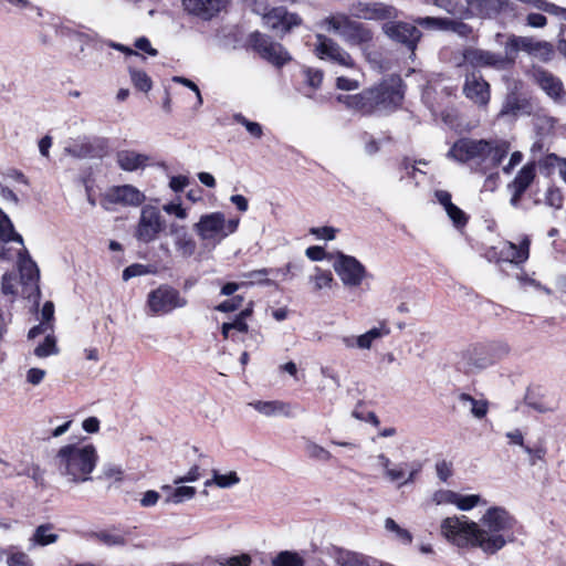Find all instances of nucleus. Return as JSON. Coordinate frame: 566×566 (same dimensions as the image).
Instances as JSON below:
<instances>
[{
	"label": "nucleus",
	"instance_id": "f257e3e1",
	"mask_svg": "<svg viewBox=\"0 0 566 566\" xmlns=\"http://www.w3.org/2000/svg\"><path fill=\"white\" fill-rule=\"evenodd\" d=\"M515 518L501 506H492L485 511L479 522L467 516H450L442 520V536L459 548H480L493 555L513 543Z\"/></svg>",
	"mask_w": 566,
	"mask_h": 566
},
{
	"label": "nucleus",
	"instance_id": "f03ea898",
	"mask_svg": "<svg viewBox=\"0 0 566 566\" xmlns=\"http://www.w3.org/2000/svg\"><path fill=\"white\" fill-rule=\"evenodd\" d=\"M510 148V143L502 139L461 138L452 145L448 157L485 171L497 167L509 154Z\"/></svg>",
	"mask_w": 566,
	"mask_h": 566
},
{
	"label": "nucleus",
	"instance_id": "7ed1b4c3",
	"mask_svg": "<svg viewBox=\"0 0 566 566\" xmlns=\"http://www.w3.org/2000/svg\"><path fill=\"white\" fill-rule=\"evenodd\" d=\"M97 460V451L93 444L71 443L59 449L53 464L67 484H80L92 480L91 474Z\"/></svg>",
	"mask_w": 566,
	"mask_h": 566
},
{
	"label": "nucleus",
	"instance_id": "20e7f679",
	"mask_svg": "<svg viewBox=\"0 0 566 566\" xmlns=\"http://www.w3.org/2000/svg\"><path fill=\"white\" fill-rule=\"evenodd\" d=\"M321 25L326 31L342 36L349 45L359 46L363 51L373 40V32L368 28L346 14L337 13L326 17Z\"/></svg>",
	"mask_w": 566,
	"mask_h": 566
},
{
	"label": "nucleus",
	"instance_id": "39448f33",
	"mask_svg": "<svg viewBox=\"0 0 566 566\" xmlns=\"http://www.w3.org/2000/svg\"><path fill=\"white\" fill-rule=\"evenodd\" d=\"M188 300L169 284H161L151 290L146 300V313L149 316H164L176 310L184 308Z\"/></svg>",
	"mask_w": 566,
	"mask_h": 566
},
{
	"label": "nucleus",
	"instance_id": "423d86ee",
	"mask_svg": "<svg viewBox=\"0 0 566 566\" xmlns=\"http://www.w3.org/2000/svg\"><path fill=\"white\" fill-rule=\"evenodd\" d=\"M239 222V219L226 220L222 212H212L201 216L193 229L201 240L221 242L237 231Z\"/></svg>",
	"mask_w": 566,
	"mask_h": 566
},
{
	"label": "nucleus",
	"instance_id": "0eeeda50",
	"mask_svg": "<svg viewBox=\"0 0 566 566\" xmlns=\"http://www.w3.org/2000/svg\"><path fill=\"white\" fill-rule=\"evenodd\" d=\"M314 52L322 61L329 62L339 67L352 70L356 74H360V71L357 69L352 55L336 41L324 34H316Z\"/></svg>",
	"mask_w": 566,
	"mask_h": 566
},
{
	"label": "nucleus",
	"instance_id": "6e6552de",
	"mask_svg": "<svg viewBox=\"0 0 566 566\" xmlns=\"http://www.w3.org/2000/svg\"><path fill=\"white\" fill-rule=\"evenodd\" d=\"M334 271L346 287H358L367 275L366 268L354 256L338 252L333 263Z\"/></svg>",
	"mask_w": 566,
	"mask_h": 566
},
{
	"label": "nucleus",
	"instance_id": "1a4fd4ad",
	"mask_svg": "<svg viewBox=\"0 0 566 566\" xmlns=\"http://www.w3.org/2000/svg\"><path fill=\"white\" fill-rule=\"evenodd\" d=\"M164 229L165 221L160 211L156 207L148 205L140 210V217L134 235L139 242L149 243L155 241Z\"/></svg>",
	"mask_w": 566,
	"mask_h": 566
},
{
	"label": "nucleus",
	"instance_id": "9d476101",
	"mask_svg": "<svg viewBox=\"0 0 566 566\" xmlns=\"http://www.w3.org/2000/svg\"><path fill=\"white\" fill-rule=\"evenodd\" d=\"M390 334V327L386 321L379 322L377 326L371 327L364 334L358 336L347 335L342 336L340 342L347 349H371L375 342L388 336Z\"/></svg>",
	"mask_w": 566,
	"mask_h": 566
},
{
	"label": "nucleus",
	"instance_id": "9b49d317",
	"mask_svg": "<svg viewBox=\"0 0 566 566\" xmlns=\"http://www.w3.org/2000/svg\"><path fill=\"white\" fill-rule=\"evenodd\" d=\"M369 91H374V101L377 109L395 107L402 99L400 80L396 77L385 80L377 86L370 87Z\"/></svg>",
	"mask_w": 566,
	"mask_h": 566
},
{
	"label": "nucleus",
	"instance_id": "f8f14e48",
	"mask_svg": "<svg viewBox=\"0 0 566 566\" xmlns=\"http://www.w3.org/2000/svg\"><path fill=\"white\" fill-rule=\"evenodd\" d=\"M463 57L467 63L473 67H493L503 70L511 65V57L505 53L504 55L491 51L469 48L463 52Z\"/></svg>",
	"mask_w": 566,
	"mask_h": 566
},
{
	"label": "nucleus",
	"instance_id": "ddd939ff",
	"mask_svg": "<svg viewBox=\"0 0 566 566\" xmlns=\"http://www.w3.org/2000/svg\"><path fill=\"white\" fill-rule=\"evenodd\" d=\"M229 0H181L184 11L203 21H210L226 10Z\"/></svg>",
	"mask_w": 566,
	"mask_h": 566
},
{
	"label": "nucleus",
	"instance_id": "4468645a",
	"mask_svg": "<svg viewBox=\"0 0 566 566\" xmlns=\"http://www.w3.org/2000/svg\"><path fill=\"white\" fill-rule=\"evenodd\" d=\"M253 45L259 54L275 66H282L291 60L287 51L260 33L253 34Z\"/></svg>",
	"mask_w": 566,
	"mask_h": 566
},
{
	"label": "nucleus",
	"instance_id": "2eb2a0df",
	"mask_svg": "<svg viewBox=\"0 0 566 566\" xmlns=\"http://www.w3.org/2000/svg\"><path fill=\"white\" fill-rule=\"evenodd\" d=\"M384 32L392 40L413 50L421 38V32L412 24L406 22H387L382 27Z\"/></svg>",
	"mask_w": 566,
	"mask_h": 566
},
{
	"label": "nucleus",
	"instance_id": "dca6fc26",
	"mask_svg": "<svg viewBox=\"0 0 566 566\" xmlns=\"http://www.w3.org/2000/svg\"><path fill=\"white\" fill-rule=\"evenodd\" d=\"M532 77L551 98L556 102L564 99L566 92L559 77L542 67H534Z\"/></svg>",
	"mask_w": 566,
	"mask_h": 566
},
{
	"label": "nucleus",
	"instance_id": "f3484780",
	"mask_svg": "<svg viewBox=\"0 0 566 566\" xmlns=\"http://www.w3.org/2000/svg\"><path fill=\"white\" fill-rule=\"evenodd\" d=\"M169 235L172 238L177 253L182 258H190L197 250V242L189 233L186 226L171 222L168 227Z\"/></svg>",
	"mask_w": 566,
	"mask_h": 566
},
{
	"label": "nucleus",
	"instance_id": "a211bd4d",
	"mask_svg": "<svg viewBox=\"0 0 566 566\" xmlns=\"http://www.w3.org/2000/svg\"><path fill=\"white\" fill-rule=\"evenodd\" d=\"M337 102L344 104L348 109L360 112L363 114H371L377 111L374 101V91L369 88L354 95L340 94L336 97Z\"/></svg>",
	"mask_w": 566,
	"mask_h": 566
},
{
	"label": "nucleus",
	"instance_id": "6ab92c4d",
	"mask_svg": "<svg viewBox=\"0 0 566 566\" xmlns=\"http://www.w3.org/2000/svg\"><path fill=\"white\" fill-rule=\"evenodd\" d=\"M352 15L366 20H382L391 18L395 9L382 3L357 2L350 8Z\"/></svg>",
	"mask_w": 566,
	"mask_h": 566
},
{
	"label": "nucleus",
	"instance_id": "aec40b11",
	"mask_svg": "<svg viewBox=\"0 0 566 566\" xmlns=\"http://www.w3.org/2000/svg\"><path fill=\"white\" fill-rule=\"evenodd\" d=\"M264 23L273 30L289 32L293 27L301 23L298 15L289 13L284 8H274L263 15Z\"/></svg>",
	"mask_w": 566,
	"mask_h": 566
},
{
	"label": "nucleus",
	"instance_id": "412c9836",
	"mask_svg": "<svg viewBox=\"0 0 566 566\" xmlns=\"http://www.w3.org/2000/svg\"><path fill=\"white\" fill-rule=\"evenodd\" d=\"M107 198L113 203L133 207L142 205L146 199L145 195L132 185L111 188L107 192Z\"/></svg>",
	"mask_w": 566,
	"mask_h": 566
},
{
	"label": "nucleus",
	"instance_id": "4be33fe9",
	"mask_svg": "<svg viewBox=\"0 0 566 566\" xmlns=\"http://www.w3.org/2000/svg\"><path fill=\"white\" fill-rule=\"evenodd\" d=\"M254 410L265 417H285L295 416L296 407L281 400H255L249 403Z\"/></svg>",
	"mask_w": 566,
	"mask_h": 566
},
{
	"label": "nucleus",
	"instance_id": "5701e85b",
	"mask_svg": "<svg viewBox=\"0 0 566 566\" xmlns=\"http://www.w3.org/2000/svg\"><path fill=\"white\" fill-rule=\"evenodd\" d=\"M463 91L468 98L479 105L485 106L490 101L489 83L474 74L467 76Z\"/></svg>",
	"mask_w": 566,
	"mask_h": 566
},
{
	"label": "nucleus",
	"instance_id": "b1692460",
	"mask_svg": "<svg viewBox=\"0 0 566 566\" xmlns=\"http://www.w3.org/2000/svg\"><path fill=\"white\" fill-rule=\"evenodd\" d=\"M528 237H523L518 243L505 242L500 253L504 261L521 264L524 263L530 256Z\"/></svg>",
	"mask_w": 566,
	"mask_h": 566
},
{
	"label": "nucleus",
	"instance_id": "393cba45",
	"mask_svg": "<svg viewBox=\"0 0 566 566\" xmlns=\"http://www.w3.org/2000/svg\"><path fill=\"white\" fill-rule=\"evenodd\" d=\"M538 42L539 41L530 36L510 35L505 43L504 50L507 56L511 57V65L514 63L516 53L518 51H524L532 55L534 53L535 45H537Z\"/></svg>",
	"mask_w": 566,
	"mask_h": 566
},
{
	"label": "nucleus",
	"instance_id": "a878e982",
	"mask_svg": "<svg viewBox=\"0 0 566 566\" xmlns=\"http://www.w3.org/2000/svg\"><path fill=\"white\" fill-rule=\"evenodd\" d=\"M149 157L134 150H120L116 155V163L125 171H135L147 166Z\"/></svg>",
	"mask_w": 566,
	"mask_h": 566
},
{
	"label": "nucleus",
	"instance_id": "bb28decb",
	"mask_svg": "<svg viewBox=\"0 0 566 566\" xmlns=\"http://www.w3.org/2000/svg\"><path fill=\"white\" fill-rule=\"evenodd\" d=\"M469 8L479 17L492 18L500 13L506 0H465Z\"/></svg>",
	"mask_w": 566,
	"mask_h": 566
},
{
	"label": "nucleus",
	"instance_id": "cd10ccee",
	"mask_svg": "<svg viewBox=\"0 0 566 566\" xmlns=\"http://www.w3.org/2000/svg\"><path fill=\"white\" fill-rule=\"evenodd\" d=\"M463 359L465 360L464 370L467 373L486 368L491 364L490 358L483 355V348L478 346L468 349L463 355Z\"/></svg>",
	"mask_w": 566,
	"mask_h": 566
},
{
	"label": "nucleus",
	"instance_id": "c85d7f7f",
	"mask_svg": "<svg viewBox=\"0 0 566 566\" xmlns=\"http://www.w3.org/2000/svg\"><path fill=\"white\" fill-rule=\"evenodd\" d=\"M53 528L54 526L50 523L39 525L29 539L30 548L56 543L59 535L53 532Z\"/></svg>",
	"mask_w": 566,
	"mask_h": 566
},
{
	"label": "nucleus",
	"instance_id": "c756f323",
	"mask_svg": "<svg viewBox=\"0 0 566 566\" xmlns=\"http://www.w3.org/2000/svg\"><path fill=\"white\" fill-rule=\"evenodd\" d=\"M178 486L172 489L170 485H164L161 489L168 492L165 500L166 503L180 504L185 501L191 500L196 495V489L193 486H186L177 484Z\"/></svg>",
	"mask_w": 566,
	"mask_h": 566
},
{
	"label": "nucleus",
	"instance_id": "7c9ffc66",
	"mask_svg": "<svg viewBox=\"0 0 566 566\" xmlns=\"http://www.w3.org/2000/svg\"><path fill=\"white\" fill-rule=\"evenodd\" d=\"M279 272H281V270H273V269H265V268L244 272L241 274V276L243 279H245V281L242 282V285H244V286H250L253 284L275 285V283L269 279V275L273 274V273H279Z\"/></svg>",
	"mask_w": 566,
	"mask_h": 566
},
{
	"label": "nucleus",
	"instance_id": "2f4dec72",
	"mask_svg": "<svg viewBox=\"0 0 566 566\" xmlns=\"http://www.w3.org/2000/svg\"><path fill=\"white\" fill-rule=\"evenodd\" d=\"M211 473L212 478L205 482V486L207 488L216 485L220 489H229L240 483V478L235 471L221 473L220 471L213 469Z\"/></svg>",
	"mask_w": 566,
	"mask_h": 566
},
{
	"label": "nucleus",
	"instance_id": "473e14b6",
	"mask_svg": "<svg viewBox=\"0 0 566 566\" xmlns=\"http://www.w3.org/2000/svg\"><path fill=\"white\" fill-rule=\"evenodd\" d=\"M91 537L109 547L125 546L127 543L125 534L115 530L94 532L91 534Z\"/></svg>",
	"mask_w": 566,
	"mask_h": 566
},
{
	"label": "nucleus",
	"instance_id": "72a5a7b5",
	"mask_svg": "<svg viewBox=\"0 0 566 566\" xmlns=\"http://www.w3.org/2000/svg\"><path fill=\"white\" fill-rule=\"evenodd\" d=\"M17 256L19 259L21 275L27 277L29 281H36L39 279V269L29 258L24 245L17 250Z\"/></svg>",
	"mask_w": 566,
	"mask_h": 566
},
{
	"label": "nucleus",
	"instance_id": "f704fd0d",
	"mask_svg": "<svg viewBox=\"0 0 566 566\" xmlns=\"http://www.w3.org/2000/svg\"><path fill=\"white\" fill-rule=\"evenodd\" d=\"M535 176L536 165L535 163H528L522 167V169L515 176L514 180L509 184V188H520L526 191L531 184L534 181Z\"/></svg>",
	"mask_w": 566,
	"mask_h": 566
},
{
	"label": "nucleus",
	"instance_id": "c9c22d12",
	"mask_svg": "<svg viewBox=\"0 0 566 566\" xmlns=\"http://www.w3.org/2000/svg\"><path fill=\"white\" fill-rule=\"evenodd\" d=\"M459 400L464 407H468L471 415L478 419L484 418L489 411V402L486 400L475 399L469 394H461Z\"/></svg>",
	"mask_w": 566,
	"mask_h": 566
},
{
	"label": "nucleus",
	"instance_id": "e433bc0d",
	"mask_svg": "<svg viewBox=\"0 0 566 566\" xmlns=\"http://www.w3.org/2000/svg\"><path fill=\"white\" fill-rule=\"evenodd\" d=\"M0 240H13L19 248L23 247L22 237L15 232L9 217L0 209Z\"/></svg>",
	"mask_w": 566,
	"mask_h": 566
},
{
	"label": "nucleus",
	"instance_id": "4c0bfd02",
	"mask_svg": "<svg viewBox=\"0 0 566 566\" xmlns=\"http://www.w3.org/2000/svg\"><path fill=\"white\" fill-rule=\"evenodd\" d=\"M308 280L313 284L314 292H318L323 289H329L334 282L332 272L318 266L314 268V273L310 275Z\"/></svg>",
	"mask_w": 566,
	"mask_h": 566
},
{
	"label": "nucleus",
	"instance_id": "58836bf2",
	"mask_svg": "<svg viewBox=\"0 0 566 566\" xmlns=\"http://www.w3.org/2000/svg\"><path fill=\"white\" fill-rule=\"evenodd\" d=\"M57 353L56 338L52 333L46 334L44 340L34 348V355L39 358H45Z\"/></svg>",
	"mask_w": 566,
	"mask_h": 566
},
{
	"label": "nucleus",
	"instance_id": "ea45409f",
	"mask_svg": "<svg viewBox=\"0 0 566 566\" xmlns=\"http://www.w3.org/2000/svg\"><path fill=\"white\" fill-rule=\"evenodd\" d=\"M129 76L133 85L142 91V92H149L153 87V81L148 76V74L142 70H137L134 67H129Z\"/></svg>",
	"mask_w": 566,
	"mask_h": 566
},
{
	"label": "nucleus",
	"instance_id": "a19ab883",
	"mask_svg": "<svg viewBox=\"0 0 566 566\" xmlns=\"http://www.w3.org/2000/svg\"><path fill=\"white\" fill-rule=\"evenodd\" d=\"M486 502L478 494L462 495L457 493L455 506L461 511H470L473 507Z\"/></svg>",
	"mask_w": 566,
	"mask_h": 566
},
{
	"label": "nucleus",
	"instance_id": "79ce46f5",
	"mask_svg": "<svg viewBox=\"0 0 566 566\" xmlns=\"http://www.w3.org/2000/svg\"><path fill=\"white\" fill-rule=\"evenodd\" d=\"M231 331L248 333L249 326L244 319L235 317L232 322L223 323L221 327V332L224 338L231 337L233 340H235L234 335H231Z\"/></svg>",
	"mask_w": 566,
	"mask_h": 566
},
{
	"label": "nucleus",
	"instance_id": "37998d69",
	"mask_svg": "<svg viewBox=\"0 0 566 566\" xmlns=\"http://www.w3.org/2000/svg\"><path fill=\"white\" fill-rule=\"evenodd\" d=\"M273 566H304V563L297 554L282 552L273 560Z\"/></svg>",
	"mask_w": 566,
	"mask_h": 566
},
{
	"label": "nucleus",
	"instance_id": "c03bdc74",
	"mask_svg": "<svg viewBox=\"0 0 566 566\" xmlns=\"http://www.w3.org/2000/svg\"><path fill=\"white\" fill-rule=\"evenodd\" d=\"M532 56L538 59L542 62H549L554 56V48L549 42L539 41L537 45H535V50Z\"/></svg>",
	"mask_w": 566,
	"mask_h": 566
},
{
	"label": "nucleus",
	"instance_id": "a18cd8bd",
	"mask_svg": "<svg viewBox=\"0 0 566 566\" xmlns=\"http://www.w3.org/2000/svg\"><path fill=\"white\" fill-rule=\"evenodd\" d=\"M305 450L310 458L321 461H329L332 459V454L325 448L315 442H307Z\"/></svg>",
	"mask_w": 566,
	"mask_h": 566
},
{
	"label": "nucleus",
	"instance_id": "49530a36",
	"mask_svg": "<svg viewBox=\"0 0 566 566\" xmlns=\"http://www.w3.org/2000/svg\"><path fill=\"white\" fill-rule=\"evenodd\" d=\"M457 492L451 490H438L432 494V502L436 505L455 504Z\"/></svg>",
	"mask_w": 566,
	"mask_h": 566
},
{
	"label": "nucleus",
	"instance_id": "de8ad7c7",
	"mask_svg": "<svg viewBox=\"0 0 566 566\" xmlns=\"http://www.w3.org/2000/svg\"><path fill=\"white\" fill-rule=\"evenodd\" d=\"M361 82L358 77L337 76L335 86L342 91H356L360 87Z\"/></svg>",
	"mask_w": 566,
	"mask_h": 566
},
{
	"label": "nucleus",
	"instance_id": "09e8293b",
	"mask_svg": "<svg viewBox=\"0 0 566 566\" xmlns=\"http://www.w3.org/2000/svg\"><path fill=\"white\" fill-rule=\"evenodd\" d=\"M233 118L237 123L243 125L253 137L260 138L262 136L263 130L259 123L251 122L241 114H235Z\"/></svg>",
	"mask_w": 566,
	"mask_h": 566
},
{
	"label": "nucleus",
	"instance_id": "8fccbe9b",
	"mask_svg": "<svg viewBox=\"0 0 566 566\" xmlns=\"http://www.w3.org/2000/svg\"><path fill=\"white\" fill-rule=\"evenodd\" d=\"M523 105L522 102L514 95L507 97L506 102L504 103L500 115H517L522 111Z\"/></svg>",
	"mask_w": 566,
	"mask_h": 566
},
{
	"label": "nucleus",
	"instance_id": "3c124183",
	"mask_svg": "<svg viewBox=\"0 0 566 566\" xmlns=\"http://www.w3.org/2000/svg\"><path fill=\"white\" fill-rule=\"evenodd\" d=\"M163 210L177 219L185 220L188 217V211L181 206L180 202L171 201L163 206Z\"/></svg>",
	"mask_w": 566,
	"mask_h": 566
},
{
	"label": "nucleus",
	"instance_id": "603ef678",
	"mask_svg": "<svg viewBox=\"0 0 566 566\" xmlns=\"http://www.w3.org/2000/svg\"><path fill=\"white\" fill-rule=\"evenodd\" d=\"M446 212L457 227H462L468 221L465 213L453 203L449 205V208L446 210Z\"/></svg>",
	"mask_w": 566,
	"mask_h": 566
},
{
	"label": "nucleus",
	"instance_id": "864d4df0",
	"mask_svg": "<svg viewBox=\"0 0 566 566\" xmlns=\"http://www.w3.org/2000/svg\"><path fill=\"white\" fill-rule=\"evenodd\" d=\"M45 376L46 371L44 369L32 367L25 374V381L32 386H39Z\"/></svg>",
	"mask_w": 566,
	"mask_h": 566
},
{
	"label": "nucleus",
	"instance_id": "5fc2aeb1",
	"mask_svg": "<svg viewBox=\"0 0 566 566\" xmlns=\"http://www.w3.org/2000/svg\"><path fill=\"white\" fill-rule=\"evenodd\" d=\"M9 566H32L30 557L23 552H15L8 555Z\"/></svg>",
	"mask_w": 566,
	"mask_h": 566
},
{
	"label": "nucleus",
	"instance_id": "6e6d98bb",
	"mask_svg": "<svg viewBox=\"0 0 566 566\" xmlns=\"http://www.w3.org/2000/svg\"><path fill=\"white\" fill-rule=\"evenodd\" d=\"M12 244H15L13 240H0V259L10 260L17 256V248H13Z\"/></svg>",
	"mask_w": 566,
	"mask_h": 566
},
{
	"label": "nucleus",
	"instance_id": "4d7b16f0",
	"mask_svg": "<svg viewBox=\"0 0 566 566\" xmlns=\"http://www.w3.org/2000/svg\"><path fill=\"white\" fill-rule=\"evenodd\" d=\"M443 30L453 31L461 36H467L471 32L470 27L465 23L450 19H446V27Z\"/></svg>",
	"mask_w": 566,
	"mask_h": 566
},
{
	"label": "nucleus",
	"instance_id": "13d9d810",
	"mask_svg": "<svg viewBox=\"0 0 566 566\" xmlns=\"http://www.w3.org/2000/svg\"><path fill=\"white\" fill-rule=\"evenodd\" d=\"M53 327H54V324L53 323H48V322H40L39 325L32 327L29 333H28V337L30 339H33L40 335H45L49 334V333H52L53 334Z\"/></svg>",
	"mask_w": 566,
	"mask_h": 566
},
{
	"label": "nucleus",
	"instance_id": "bf43d9fd",
	"mask_svg": "<svg viewBox=\"0 0 566 566\" xmlns=\"http://www.w3.org/2000/svg\"><path fill=\"white\" fill-rule=\"evenodd\" d=\"M416 23L428 29L443 30L446 27V19H438L431 17L418 18L416 20Z\"/></svg>",
	"mask_w": 566,
	"mask_h": 566
},
{
	"label": "nucleus",
	"instance_id": "052dcab7",
	"mask_svg": "<svg viewBox=\"0 0 566 566\" xmlns=\"http://www.w3.org/2000/svg\"><path fill=\"white\" fill-rule=\"evenodd\" d=\"M242 300L243 298L241 296H235L231 300H227V301L220 303L216 307V310L219 312H222V313L237 311L241 306Z\"/></svg>",
	"mask_w": 566,
	"mask_h": 566
},
{
	"label": "nucleus",
	"instance_id": "680f3d73",
	"mask_svg": "<svg viewBox=\"0 0 566 566\" xmlns=\"http://www.w3.org/2000/svg\"><path fill=\"white\" fill-rule=\"evenodd\" d=\"M199 467L193 465L184 476H178L174 480V484H182L186 482H196L200 478Z\"/></svg>",
	"mask_w": 566,
	"mask_h": 566
},
{
	"label": "nucleus",
	"instance_id": "e2e57ef3",
	"mask_svg": "<svg viewBox=\"0 0 566 566\" xmlns=\"http://www.w3.org/2000/svg\"><path fill=\"white\" fill-rule=\"evenodd\" d=\"M305 75L307 84L314 88L318 87L323 81V72L319 70L307 69Z\"/></svg>",
	"mask_w": 566,
	"mask_h": 566
},
{
	"label": "nucleus",
	"instance_id": "0e129e2a",
	"mask_svg": "<svg viewBox=\"0 0 566 566\" xmlns=\"http://www.w3.org/2000/svg\"><path fill=\"white\" fill-rule=\"evenodd\" d=\"M146 273H147V271H146L145 265H143V264H133V265L127 266L123 271V279L125 281H127V280H129L132 277L144 275Z\"/></svg>",
	"mask_w": 566,
	"mask_h": 566
},
{
	"label": "nucleus",
	"instance_id": "69168bd1",
	"mask_svg": "<svg viewBox=\"0 0 566 566\" xmlns=\"http://www.w3.org/2000/svg\"><path fill=\"white\" fill-rule=\"evenodd\" d=\"M311 233L318 239L333 240L336 234V229L332 227L312 228Z\"/></svg>",
	"mask_w": 566,
	"mask_h": 566
},
{
	"label": "nucleus",
	"instance_id": "338daca9",
	"mask_svg": "<svg viewBox=\"0 0 566 566\" xmlns=\"http://www.w3.org/2000/svg\"><path fill=\"white\" fill-rule=\"evenodd\" d=\"M251 557L248 554H242L239 556H232L228 558L221 566H250Z\"/></svg>",
	"mask_w": 566,
	"mask_h": 566
},
{
	"label": "nucleus",
	"instance_id": "774afa93",
	"mask_svg": "<svg viewBox=\"0 0 566 566\" xmlns=\"http://www.w3.org/2000/svg\"><path fill=\"white\" fill-rule=\"evenodd\" d=\"M159 499H160V495L157 491H154V490L146 491L143 494V497L140 499V505L143 507L155 506L158 503Z\"/></svg>",
	"mask_w": 566,
	"mask_h": 566
}]
</instances>
